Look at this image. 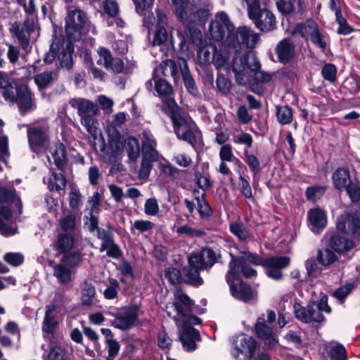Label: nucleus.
Here are the masks:
<instances>
[{
  "instance_id": "obj_1",
  "label": "nucleus",
  "mask_w": 360,
  "mask_h": 360,
  "mask_svg": "<svg viewBox=\"0 0 360 360\" xmlns=\"http://www.w3.org/2000/svg\"><path fill=\"white\" fill-rule=\"evenodd\" d=\"M162 110L170 117L178 139L189 143L193 148L202 140V134L195 123L181 113L172 98L166 99Z\"/></svg>"
},
{
  "instance_id": "obj_2",
  "label": "nucleus",
  "mask_w": 360,
  "mask_h": 360,
  "mask_svg": "<svg viewBox=\"0 0 360 360\" xmlns=\"http://www.w3.org/2000/svg\"><path fill=\"white\" fill-rule=\"evenodd\" d=\"M194 302L180 287L173 292L172 301L166 305V312L176 324L184 323H201L202 320L195 315Z\"/></svg>"
},
{
  "instance_id": "obj_3",
  "label": "nucleus",
  "mask_w": 360,
  "mask_h": 360,
  "mask_svg": "<svg viewBox=\"0 0 360 360\" xmlns=\"http://www.w3.org/2000/svg\"><path fill=\"white\" fill-rule=\"evenodd\" d=\"M236 31L234 25L224 11L217 13L209 26L211 39L220 41L227 51L229 47L238 46V39L234 38Z\"/></svg>"
},
{
  "instance_id": "obj_4",
  "label": "nucleus",
  "mask_w": 360,
  "mask_h": 360,
  "mask_svg": "<svg viewBox=\"0 0 360 360\" xmlns=\"http://www.w3.org/2000/svg\"><path fill=\"white\" fill-rule=\"evenodd\" d=\"M231 70L235 74L236 82L239 85H245L250 79V72L260 70L261 65L257 57L253 54L240 55L234 53Z\"/></svg>"
},
{
  "instance_id": "obj_5",
  "label": "nucleus",
  "mask_w": 360,
  "mask_h": 360,
  "mask_svg": "<svg viewBox=\"0 0 360 360\" xmlns=\"http://www.w3.org/2000/svg\"><path fill=\"white\" fill-rule=\"evenodd\" d=\"M121 139V134L114 128L108 131L107 143L103 136H101L100 152L105 162L114 164L121 159L124 145Z\"/></svg>"
},
{
  "instance_id": "obj_6",
  "label": "nucleus",
  "mask_w": 360,
  "mask_h": 360,
  "mask_svg": "<svg viewBox=\"0 0 360 360\" xmlns=\"http://www.w3.org/2000/svg\"><path fill=\"white\" fill-rule=\"evenodd\" d=\"M89 22L86 13L78 8L69 10L65 18V30L70 40L79 41Z\"/></svg>"
},
{
  "instance_id": "obj_7",
  "label": "nucleus",
  "mask_w": 360,
  "mask_h": 360,
  "mask_svg": "<svg viewBox=\"0 0 360 360\" xmlns=\"http://www.w3.org/2000/svg\"><path fill=\"white\" fill-rule=\"evenodd\" d=\"M156 18L153 13L145 15L143 18V24L148 30L155 25L156 31L154 34L153 41V46H159L167 41L168 39V30L169 28L167 17L166 14L160 9H156Z\"/></svg>"
},
{
  "instance_id": "obj_8",
  "label": "nucleus",
  "mask_w": 360,
  "mask_h": 360,
  "mask_svg": "<svg viewBox=\"0 0 360 360\" xmlns=\"http://www.w3.org/2000/svg\"><path fill=\"white\" fill-rule=\"evenodd\" d=\"M276 321V314L274 311L268 310L266 314H262L255 326L257 337L264 340L269 347H274L278 342L276 334L273 331Z\"/></svg>"
},
{
  "instance_id": "obj_9",
  "label": "nucleus",
  "mask_w": 360,
  "mask_h": 360,
  "mask_svg": "<svg viewBox=\"0 0 360 360\" xmlns=\"http://www.w3.org/2000/svg\"><path fill=\"white\" fill-rule=\"evenodd\" d=\"M220 259L221 254L219 250L205 248L199 252L191 253L188 258V263L208 271Z\"/></svg>"
},
{
  "instance_id": "obj_10",
  "label": "nucleus",
  "mask_w": 360,
  "mask_h": 360,
  "mask_svg": "<svg viewBox=\"0 0 360 360\" xmlns=\"http://www.w3.org/2000/svg\"><path fill=\"white\" fill-rule=\"evenodd\" d=\"M11 32L16 37L23 50H27L30 45V37L35 31V22L32 16H26L22 22H15Z\"/></svg>"
},
{
  "instance_id": "obj_11",
  "label": "nucleus",
  "mask_w": 360,
  "mask_h": 360,
  "mask_svg": "<svg viewBox=\"0 0 360 360\" xmlns=\"http://www.w3.org/2000/svg\"><path fill=\"white\" fill-rule=\"evenodd\" d=\"M256 349L255 340L248 335L241 334L233 340L231 354L235 359H239L241 354L244 359L251 360L255 356Z\"/></svg>"
},
{
  "instance_id": "obj_12",
  "label": "nucleus",
  "mask_w": 360,
  "mask_h": 360,
  "mask_svg": "<svg viewBox=\"0 0 360 360\" xmlns=\"http://www.w3.org/2000/svg\"><path fill=\"white\" fill-rule=\"evenodd\" d=\"M201 323H184L176 324L179 329V338L183 347L188 352L196 349V342L201 340L200 334L198 330L193 328V326Z\"/></svg>"
},
{
  "instance_id": "obj_13",
  "label": "nucleus",
  "mask_w": 360,
  "mask_h": 360,
  "mask_svg": "<svg viewBox=\"0 0 360 360\" xmlns=\"http://www.w3.org/2000/svg\"><path fill=\"white\" fill-rule=\"evenodd\" d=\"M240 255L239 257H234L231 255V261L229 263V270L226 274V281L230 283L231 276H235L237 274L236 269V262H245V264L250 263L254 265L264 266V259L259 256L257 254L251 253L248 248L242 245L238 248Z\"/></svg>"
},
{
  "instance_id": "obj_14",
  "label": "nucleus",
  "mask_w": 360,
  "mask_h": 360,
  "mask_svg": "<svg viewBox=\"0 0 360 360\" xmlns=\"http://www.w3.org/2000/svg\"><path fill=\"white\" fill-rule=\"evenodd\" d=\"M336 228L343 234L354 238L359 237L360 236V217L356 213L346 212L337 219Z\"/></svg>"
},
{
  "instance_id": "obj_15",
  "label": "nucleus",
  "mask_w": 360,
  "mask_h": 360,
  "mask_svg": "<svg viewBox=\"0 0 360 360\" xmlns=\"http://www.w3.org/2000/svg\"><path fill=\"white\" fill-rule=\"evenodd\" d=\"M15 91L16 95L14 94V99L7 101L18 104L21 115H25L36 108L32 93L27 85L20 84L17 86Z\"/></svg>"
},
{
  "instance_id": "obj_16",
  "label": "nucleus",
  "mask_w": 360,
  "mask_h": 360,
  "mask_svg": "<svg viewBox=\"0 0 360 360\" xmlns=\"http://www.w3.org/2000/svg\"><path fill=\"white\" fill-rule=\"evenodd\" d=\"M235 33L234 38L238 39V46L229 47L228 51L233 53H240L243 46L248 49H254L259 40V35L246 26L239 27Z\"/></svg>"
},
{
  "instance_id": "obj_17",
  "label": "nucleus",
  "mask_w": 360,
  "mask_h": 360,
  "mask_svg": "<svg viewBox=\"0 0 360 360\" xmlns=\"http://www.w3.org/2000/svg\"><path fill=\"white\" fill-rule=\"evenodd\" d=\"M293 308L295 317L303 323H321L324 321V316L316 307V302L309 304L307 308L299 303H295Z\"/></svg>"
},
{
  "instance_id": "obj_18",
  "label": "nucleus",
  "mask_w": 360,
  "mask_h": 360,
  "mask_svg": "<svg viewBox=\"0 0 360 360\" xmlns=\"http://www.w3.org/2000/svg\"><path fill=\"white\" fill-rule=\"evenodd\" d=\"M48 132L49 127L47 124L28 128L27 138L32 152L38 153L47 144L49 141Z\"/></svg>"
},
{
  "instance_id": "obj_19",
  "label": "nucleus",
  "mask_w": 360,
  "mask_h": 360,
  "mask_svg": "<svg viewBox=\"0 0 360 360\" xmlns=\"http://www.w3.org/2000/svg\"><path fill=\"white\" fill-rule=\"evenodd\" d=\"M138 319L137 311L134 307L122 309L112 321V326L122 330H126L135 326Z\"/></svg>"
},
{
  "instance_id": "obj_20",
  "label": "nucleus",
  "mask_w": 360,
  "mask_h": 360,
  "mask_svg": "<svg viewBox=\"0 0 360 360\" xmlns=\"http://www.w3.org/2000/svg\"><path fill=\"white\" fill-rule=\"evenodd\" d=\"M237 274L235 276H231L230 283V290L232 295L245 302L250 301L254 297V292L250 285L245 283L237 278Z\"/></svg>"
},
{
  "instance_id": "obj_21",
  "label": "nucleus",
  "mask_w": 360,
  "mask_h": 360,
  "mask_svg": "<svg viewBox=\"0 0 360 360\" xmlns=\"http://www.w3.org/2000/svg\"><path fill=\"white\" fill-rule=\"evenodd\" d=\"M250 19L253 20L257 28L264 32H270L276 27L274 15L266 8L255 13L254 18H250Z\"/></svg>"
},
{
  "instance_id": "obj_22",
  "label": "nucleus",
  "mask_w": 360,
  "mask_h": 360,
  "mask_svg": "<svg viewBox=\"0 0 360 360\" xmlns=\"http://www.w3.org/2000/svg\"><path fill=\"white\" fill-rule=\"evenodd\" d=\"M309 227L314 233H319L327 225V216L326 212L319 208L311 209L307 212Z\"/></svg>"
},
{
  "instance_id": "obj_23",
  "label": "nucleus",
  "mask_w": 360,
  "mask_h": 360,
  "mask_svg": "<svg viewBox=\"0 0 360 360\" xmlns=\"http://www.w3.org/2000/svg\"><path fill=\"white\" fill-rule=\"evenodd\" d=\"M276 53L281 63L289 62L295 56V46L292 40L289 38L281 40L276 47Z\"/></svg>"
},
{
  "instance_id": "obj_24",
  "label": "nucleus",
  "mask_w": 360,
  "mask_h": 360,
  "mask_svg": "<svg viewBox=\"0 0 360 360\" xmlns=\"http://www.w3.org/2000/svg\"><path fill=\"white\" fill-rule=\"evenodd\" d=\"M178 63L185 87L188 92L193 96H197L198 94V89L192 75L190 73L186 60L184 58H178Z\"/></svg>"
},
{
  "instance_id": "obj_25",
  "label": "nucleus",
  "mask_w": 360,
  "mask_h": 360,
  "mask_svg": "<svg viewBox=\"0 0 360 360\" xmlns=\"http://www.w3.org/2000/svg\"><path fill=\"white\" fill-rule=\"evenodd\" d=\"M70 105L77 110L80 117L91 114H96L97 107L91 101L82 98H74L70 100Z\"/></svg>"
},
{
  "instance_id": "obj_26",
  "label": "nucleus",
  "mask_w": 360,
  "mask_h": 360,
  "mask_svg": "<svg viewBox=\"0 0 360 360\" xmlns=\"http://www.w3.org/2000/svg\"><path fill=\"white\" fill-rule=\"evenodd\" d=\"M49 152L53 162L59 170H63L67 164V150L63 143L57 142L51 146Z\"/></svg>"
},
{
  "instance_id": "obj_27",
  "label": "nucleus",
  "mask_w": 360,
  "mask_h": 360,
  "mask_svg": "<svg viewBox=\"0 0 360 360\" xmlns=\"http://www.w3.org/2000/svg\"><path fill=\"white\" fill-rule=\"evenodd\" d=\"M201 270L202 268L193 266L188 263V266L183 268L184 283L195 287L202 285L203 279L200 274Z\"/></svg>"
},
{
  "instance_id": "obj_28",
  "label": "nucleus",
  "mask_w": 360,
  "mask_h": 360,
  "mask_svg": "<svg viewBox=\"0 0 360 360\" xmlns=\"http://www.w3.org/2000/svg\"><path fill=\"white\" fill-rule=\"evenodd\" d=\"M57 314V307L54 304L48 305L46 307L45 316L42 323L41 329L43 332L50 334L54 330L58 324L56 316Z\"/></svg>"
},
{
  "instance_id": "obj_29",
  "label": "nucleus",
  "mask_w": 360,
  "mask_h": 360,
  "mask_svg": "<svg viewBox=\"0 0 360 360\" xmlns=\"http://www.w3.org/2000/svg\"><path fill=\"white\" fill-rule=\"evenodd\" d=\"M141 142L143 154H148L153 158H155L156 155L158 156V153L155 149L157 143L150 130L144 129L143 131Z\"/></svg>"
},
{
  "instance_id": "obj_30",
  "label": "nucleus",
  "mask_w": 360,
  "mask_h": 360,
  "mask_svg": "<svg viewBox=\"0 0 360 360\" xmlns=\"http://www.w3.org/2000/svg\"><path fill=\"white\" fill-rule=\"evenodd\" d=\"M123 150H125L130 162H136L140 156V145L137 139L129 136L124 139Z\"/></svg>"
},
{
  "instance_id": "obj_31",
  "label": "nucleus",
  "mask_w": 360,
  "mask_h": 360,
  "mask_svg": "<svg viewBox=\"0 0 360 360\" xmlns=\"http://www.w3.org/2000/svg\"><path fill=\"white\" fill-rule=\"evenodd\" d=\"M332 180L334 187L340 191H342L347 185L350 178V174L347 169L345 167L338 168L332 175Z\"/></svg>"
},
{
  "instance_id": "obj_32",
  "label": "nucleus",
  "mask_w": 360,
  "mask_h": 360,
  "mask_svg": "<svg viewBox=\"0 0 360 360\" xmlns=\"http://www.w3.org/2000/svg\"><path fill=\"white\" fill-rule=\"evenodd\" d=\"M14 86L12 79L8 73L0 70V92L5 100L14 99Z\"/></svg>"
},
{
  "instance_id": "obj_33",
  "label": "nucleus",
  "mask_w": 360,
  "mask_h": 360,
  "mask_svg": "<svg viewBox=\"0 0 360 360\" xmlns=\"http://www.w3.org/2000/svg\"><path fill=\"white\" fill-rule=\"evenodd\" d=\"M217 46L212 43L206 44L201 47L197 53L198 60L201 65H207L212 63Z\"/></svg>"
},
{
  "instance_id": "obj_34",
  "label": "nucleus",
  "mask_w": 360,
  "mask_h": 360,
  "mask_svg": "<svg viewBox=\"0 0 360 360\" xmlns=\"http://www.w3.org/2000/svg\"><path fill=\"white\" fill-rule=\"evenodd\" d=\"M330 246L338 252H346L354 247V242L352 240L340 236L338 234L333 235L330 239Z\"/></svg>"
},
{
  "instance_id": "obj_35",
  "label": "nucleus",
  "mask_w": 360,
  "mask_h": 360,
  "mask_svg": "<svg viewBox=\"0 0 360 360\" xmlns=\"http://www.w3.org/2000/svg\"><path fill=\"white\" fill-rule=\"evenodd\" d=\"M62 51L58 52V58L60 61V65L63 68L70 69L72 64V53L74 51L73 45L70 41H65L63 46H61Z\"/></svg>"
},
{
  "instance_id": "obj_36",
  "label": "nucleus",
  "mask_w": 360,
  "mask_h": 360,
  "mask_svg": "<svg viewBox=\"0 0 360 360\" xmlns=\"http://www.w3.org/2000/svg\"><path fill=\"white\" fill-rule=\"evenodd\" d=\"M53 274L57 281L61 284H65L72 280V269L65 265L64 263L60 262L53 265Z\"/></svg>"
},
{
  "instance_id": "obj_37",
  "label": "nucleus",
  "mask_w": 360,
  "mask_h": 360,
  "mask_svg": "<svg viewBox=\"0 0 360 360\" xmlns=\"http://www.w3.org/2000/svg\"><path fill=\"white\" fill-rule=\"evenodd\" d=\"M74 241V238L70 233L60 234L53 243V248L60 253H65L73 248Z\"/></svg>"
},
{
  "instance_id": "obj_38",
  "label": "nucleus",
  "mask_w": 360,
  "mask_h": 360,
  "mask_svg": "<svg viewBox=\"0 0 360 360\" xmlns=\"http://www.w3.org/2000/svg\"><path fill=\"white\" fill-rule=\"evenodd\" d=\"M160 68L162 73L165 77L171 76L175 82L179 79V65L178 60L176 62L171 59L165 60L160 64Z\"/></svg>"
},
{
  "instance_id": "obj_39",
  "label": "nucleus",
  "mask_w": 360,
  "mask_h": 360,
  "mask_svg": "<svg viewBox=\"0 0 360 360\" xmlns=\"http://www.w3.org/2000/svg\"><path fill=\"white\" fill-rule=\"evenodd\" d=\"M96 290L94 286L87 281L84 282L81 289V302L83 306H90L95 299Z\"/></svg>"
},
{
  "instance_id": "obj_40",
  "label": "nucleus",
  "mask_w": 360,
  "mask_h": 360,
  "mask_svg": "<svg viewBox=\"0 0 360 360\" xmlns=\"http://www.w3.org/2000/svg\"><path fill=\"white\" fill-rule=\"evenodd\" d=\"M64 44V38L55 37L50 46L49 51L46 53L44 57V62L46 63H51L55 60L56 56H58V53L59 51H60L61 46H63Z\"/></svg>"
},
{
  "instance_id": "obj_41",
  "label": "nucleus",
  "mask_w": 360,
  "mask_h": 360,
  "mask_svg": "<svg viewBox=\"0 0 360 360\" xmlns=\"http://www.w3.org/2000/svg\"><path fill=\"white\" fill-rule=\"evenodd\" d=\"M158 160V156L156 155L155 158H151L148 154H143L142 155V160L141 167L139 172V176L141 179H147L150 173L153 162Z\"/></svg>"
},
{
  "instance_id": "obj_42",
  "label": "nucleus",
  "mask_w": 360,
  "mask_h": 360,
  "mask_svg": "<svg viewBox=\"0 0 360 360\" xmlns=\"http://www.w3.org/2000/svg\"><path fill=\"white\" fill-rule=\"evenodd\" d=\"M66 179L62 173L52 172L48 179V188L50 191H60L66 186Z\"/></svg>"
},
{
  "instance_id": "obj_43",
  "label": "nucleus",
  "mask_w": 360,
  "mask_h": 360,
  "mask_svg": "<svg viewBox=\"0 0 360 360\" xmlns=\"http://www.w3.org/2000/svg\"><path fill=\"white\" fill-rule=\"evenodd\" d=\"M229 53L226 51H218L217 49L216 54L212 61L214 67L217 70H224L227 72L231 70L230 63H228Z\"/></svg>"
},
{
  "instance_id": "obj_44",
  "label": "nucleus",
  "mask_w": 360,
  "mask_h": 360,
  "mask_svg": "<svg viewBox=\"0 0 360 360\" xmlns=\"http://www.w3.org/2000/svg\"><path fill=\"white\" fill-rule=\"evenodd\" d=\"M189 8L188 9V11ZM210 11L207 8H200L195 11H193L190 13H188V20L185 22H182L184 24L191 25V24H198L200 25L209 16Z\"/></svg>"
},
{
  "instance_id": "obj_45",
  "label": "nucleus",
  "mask_w": 360,
  "mask_h": 360,
  "mask_svg": "<svg viewBox=\"0 0 360 360\" xmlns=\"http://www.w3.org/2000/svg\"><path fill=\"white\" fill-rule=\"evenodd\" d=\"M276 118L281 124H288L293 120V114L291 108L288 105L276 106Z\"/></svg>"
},
{
  "instance_id": "obj_46",
  "label": "nucleus",
  "mask_w": 360,
  "mask_h": 360,
  "mask_svg": "<svg viewBox=\"0 0 360 360\" xmlns=\"http://www.w3.org/2000/svg\"><path fill=\"white\" fill-rule=\"evenodd\" d=\"M263 267L276 268L283 269L290 264V258L286 256L272 257L264 259Z\"/></svg>"
},
{
  "instance_id": "obj_47",
  "label": "nucleus",
  "mask_w": 360,
  "mask_h": 360,
  "mask_svg": "<svg viewBox=\"0 0 360 360\" xmlns=\"http://www.w3.org/2000/svg\"><path fill=\"white\" fill-rule=\"evenodd\" d=\"M230 231L241 241H245L250 236L249 229L240 222L231 223Z\"/></svg>"
},
{
  "instance_id": "obj_48",
  "label": "nucleus",
  "mask_w": 360,
  "mask_h": 360,
  "mask_svg": "<svg viewBox=\"0 0 360 360\" xmlns=\"http://www.w3.org/2000/svg\"><path fill=\"white\" fill-rule=\"evenodd\" d=\"M353 202L360 201V183L356 179L349 181L348 185L344 188Z\"/></svg>"
},
{
  "instance_id": "obj_49",
  "label": "nucleus",
  "mask_w": 360,
  "mask_h": 360,
  "mask_svg": "<svg viewBox=\"0 0 360 360\" xmlns=\"http://www.w3.org/2000/svg\"><path fill=\"white\" fill-rule=\"evenodd\" d=\"M55 75L52 71H45L34 77V82L39 89L48 87L53 81Z\"/></svg>"
},
{
  "instance_id": "obj_50",
  "label": "nucleus",
  "mask_w": 360,
  "mask_h": 360,
  "mask_svg": "<svg viewBox=\"0 0 360 360\" xmlns=\"http://www.w3.org/2000/svg\"><path fill=\"white\" fill-rule=\"evenodd\" d=\"M205 193H202V196H196L195 200L198 205V211L202 219H207L212 214V210L209 204L205 200Z\"/></svg>"
},
{
  "instance_id": "obj_51",
  "label": "nucleus",
  "mask_w": 360,
  "mask_h": 360,
  "mask_svg": "<svg viewBox=\"0 0 360 360\" xmlns=\"http://www.w3.org/2000/svg\"><path fill=\"white\" fill-rule=\"evenodd\" d=\"M96 114H91L81 117V124L86 129L87 131L94 137L97 135V121L94 118Z\"/></svg>"
},
{
  "instance_id": "obj_52",
  "label": "nucleus",
  "mask_w": 360,
  "mask_h": 360,
  "mask_svg": "<svg viewBox=\"0 0 360 360\" xmlns=\"http://www.w3.org/2000/svg\"><path fill=\"white\" fill-rule=\"evenodd\" d=\"M176 6V14L181 22L188 20V9L190 6L188 0H172Z\"/></svg>"
},
{
  "instance_id": "obj_53",
  "label": "nucleus",
  "mask_w": 360,
  "mask_h": 360,
  "mask_svg": "<svg viewBox=\"0 0 360 360\" xmlns=\"http://www.w3.org/2000/svg\"><path fill=\"white\" fill-rule=\"evenodd\" d=\"M316 24L313 20H307L306 23H298L294 27L292 34H299L302 37L310 35V32L314 30Z\"/></svg>"
},
{
  "instance_id": "obj_54",
  "label": "nucleus",
  "mask_w": 360,
  "mask_h": 360,
  "mask_svg": "<svg viewBox=\"0 0 360 360\" xmlns=\"http://www.w3.org/2000/svg\"><path fill=\"white\" fill-rule=\"evenodd\" d=\"M59 224L63 230L66 233L72 232L76 227V217L74 214H67L61 218L59 221Z\"/></svg>"
},
{
  "instance_id": "obj_55",
  "label": "nucleus",
  "mask_w": 360,
  "mask_h": 360,
  "mask_svg": "<svg viewBox=\"0 0 360 360\" xmlns=\"http://www.w3.org/2000/svg\"><path fill=\"white\" fill-rule=\"evenodd\" d=\"M329 356L330 360H347L346 349L340 343H336L330 347Z\"/></svg>"
},
{
  "instance_id": "obj_56",
  "label": "nucleus",
  "mask_w": 360,
  "mask_h": 360,
  "mask_svg": "<svg viewBox=\"0 0 360 360\" xmlns=\"http://www.w3.org/2000/svg\"><path fill=\"white\" fill-rule=\"evenodd\" d=\"M165 276L172 284H179L184 282V276L181 271L173 266H170L165 270Z\"/></svg>"
},
{
  "instance_id": "obj_57",
  "label": "nucleus",
  "mask_w": 360,
  "mask_h": 360,
  "mask_svg": "<svg viewBox=\"0 0 360 360\" xmlns=\"http://www.w3.org/2000/svg\"><path fill=\"white\" fill-rule=\"evenodd\" d=\"M109 285L103 292V296L107 300H112L117 297L119 282L112 278H108Z\"/></svg>"
},
{
  "instance_id": "obj_58",
  "label": "nucleus",
  "mask_w": 360,
  "mask_h": 360,
  "mask_svg": "<svg viewBox=\"0 0 360 360\" xmlns=\"http://www.w3.org/2000/svg\"><path fill=\"white\" fill-rule=\"evenodd\" d=\"M239 190L240 193L248 199L254 200L253 193L250 182L241 174H239Z\"/></svg>"
},
{
  "instance_id": "obj_59",
  "label": "nucleus",
  "mask_w": 360,
  "mask_h": 360,
  "mask_svg": "<svg viewBox=\"0 0 360 360\" xmlns=\"http://www.w3.org/2000/svg\"><path fill=\"white\" fill-rule=\"evenodd\" d=\"M155 89L159 96H168L173 92L172 86L165 79L155 81Z\"/></svg>"
},
{
  "instance_id": "obj_60",
  "label": "nucleus",
  "mask_w": 360,
  "mask_h": 360,
  "mask_svg": "<svg viewBox=\"0 0 360 360\" xmlns=\"http://www.w3.org/2000/svg\"><path fill=\"white\" fill-rule=\"evenodd\" d=\"M317 259L319 262L324 266L330 265L336 259L335 254L329 249L319 250Z\"/></svg>"
},
{
  "instance_id": "obj_61",
  "label": "nucleus",
  "mask_w": 360,
  "mask_h": 360,
  "mask_svg": "<svg viewBox=\"0 0 360 360\" xmlns=\"http://www.w3.org/2000/svg\"><path fill=\"white\" fill-rule=\"evenodd\" d=\"M220 160L233 162H239V159L234 156L233 148L230 144H225L219 150Z\"/></svg>"
},
{
  "instance_id": "obj_62",
  "label": "nucleus",
  "mask_w": 360,
  "mask_h": 360,
  "mask_svg": "<svg viewBox=\"0 0 360 360\" xmlns=\"http://www.w3.org/2000/svg\"><path fill=\"white\" fill-rule=\"evenodd\" d=\"M82 260V256L79 252H73L69 254L65 255L60 262L64 263L65 265L68 266L70 269L72 268L77 266Z\"/></svg>"
},
{
  "instance_id": "obj_63",
  "label": "nucleus",
  "mask_w": 360,
  "mask_h": 360,
  "mask_svg": "<svg viewBox=\"0 0 360 360\" xmlns=\"http://www.w3.org/2000/svg\"><path fill=\"white\" fill-rule=\"evenodd\" d=\"M154 226V224L149 220L138 219L134 221L131 231L133 233L136 230L140 233L148 232L153 230Z\"/></svg>"
},
{
  "instance_id": "obj_64",
  "label": "nucleus",
  "mask_w": 360,
  "mask_h": 360,
  "mask_svg": "<svg viewBox=\"0 0 360 360\" xmlns=\"http://www.w3.org/2000/svg\"><path fill=\"white\" fill-rule=\"evenodd\" d=\"M322 77L331 83L336 80L337 68L333 63H326L321 70Z\"/></svg>"
}]
</instances>
